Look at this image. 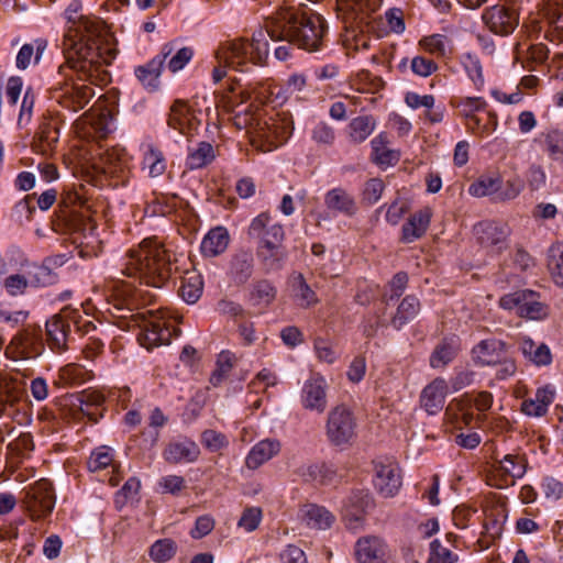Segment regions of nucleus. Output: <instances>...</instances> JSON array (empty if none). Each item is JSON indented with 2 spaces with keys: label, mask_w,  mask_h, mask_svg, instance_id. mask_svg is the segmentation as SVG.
<instances>
[{
  "label": "nucleus",
  "mask_w": 563,
  "mask_h": 563,
  "mask_svg": "<svg viewBox=\"0 0 563 563\" xmlns=\"http://www.w3.org/2000/svg\"><path fill=\"white\" fill-rule=\"evenodd\" d=\"M81 2L73 0L65 9V32L62 41V51L65 63L60 71L74 68L80 76L91 75L97 63L104 60L112 63L117 55V43L103 23L81 13Z\"/></svg>",
  "instance_id": "nucleus-1"
},
{
  "label": "nucleus",
  "mask_w": 563,
  "mask_h": 563,
  "mask_svg": "<svg viewBox=\"0 0 563 563\" xmlns=\"http://www.w3.org/2000/svg\"><path fill=\"white\" fill-rule=\"evenodd\" d=\"M141 290L130 285H115L112 292L111 314L118 319L117 323L123 330L139 329L137 341L142 346L152 350L156 346L169 344L173 325L163 310H144L133 312Z\"/></svg>",
  "instance_id": "nucleus-2"
},
{
  "label": "nucleus",
  "mask_w": 563,
  "mask_h": 563,
  "mask_svg": "<svg viewBox=\"0 0 563 563\" xmlns=\"http://www.w3.org/2000/svg\"><path fill=\"white\" fill-rule=\"evenodd\" d=\"M179 258L156 239H145L121 258L122 275L155 288H162L178 269Z\"/></svg>",
  "instance_id": "nucleus-3"
},
{
  "label": "nucleus",
  "mask_w": 563,
  "mask_h": 563,
  "mask_svg": "<svg viewBox=\"0 0 563 563\" xmlns=\"http://www.w3.org/2000/svg\"><path fill=\"white\" fill-rule=\"evenodd\" d=\"M265 27L272 41L288 40L310 53L324 47L328 32L325 20L320 14H298L288 7H280L268 15Z\"/></svg>",
  "instance_id": "nucleus-4"
},
{
  "label": "nucleus",
  "mask_w": 563,
  "mask_h": 563,
  "mask_svg": "<svg viewBox=\"0 0 563 563\" xmlns=\"http://www.w3.org/2000/svg\"><path fill=\"white\" fill-rule=\"evenodd\" d=\"M234 125L245 129L252 144L262 152H272L283 145L292 132V122L279 114L268 115L261 111H240L234 117Z\"/></svg>",
  "instance_id": "nucleus-5"
},
{
  "label": "nucleus",
  "mask_w": 563,
  "mask_h": 563,
  "mask_svg": "<svg viewBox=\"0 0 563 563\" xmlns=\"http://www.w3.org/2000/svg\"><path fill=\"white\" fill-rule=\"evenodd\" d=\"M267 29L255 31L252 40L236 37L221 42L214 51V60H220L238 71H245L251 65H264L269 55Z\"/></svg>",
  "instance_id": "nucleus-6"
},
{
  "label": "nucleus",
  "mask_w": 563,
  "mask_h": 563,
  "mask_svg": "<svg viewBox=\"0 0 563 563\" xmlns=\"http://www.w3.org/2000/svg\"><path fill=\"white\" fill-rule=\"evenodd\" d=\"M97 64L91 75L87 76H80L74 68H68L62 73L60 66L58 67V75L62 77V81L57 84L56 98L63 108L74 112L84 109L95 96L91 85L97 82L104 84L109 80V74L103 67L111 63L100 60Z\"/></svg>",
  "instance_id": "nucleus-7"
},
{
  "label": "nucleus",
  "mask_w": 563,
  "mask_h": 563,
  "mask_svg": "<svg viewBox=\"0 0 563 563\" xmlns=\"http://www.w3.org/2000/svg\"><path fill=\"white\" fill-rule=\"evenodd\" d=\"M71 327L84 333L95 329L91 321L82 318L80 310L70 307H65L46 321L47 342L54 352L60 353L67 350Z\"/></svg>",
  "instance_id": "nucleus-8"
},
{
  "label": "nucleus",
  "mask_w": 563,
  "mask_h": 563,
  "mask_svg": "<svg viewBox=\"0 0 563 563\" xmlns=\"http://www.w3.org/2000/svg\"><path fill=\"white\" fill-rule=\"evenodd\" d=\"M498 305L507 311L529 320H542L549 314V307L542 302L538 292L530 289H518L499 298Z\"/></svg>",
  "instance_id": "nucleus-9"
},
{
  "label": "nucleus",
  "mask_w": 563,
  "mask_h": 563,
  "mask_svg": "<svg viewBox=\"0 0 563 563\" xmlns=\"http://www.w3.org/2000/svg\"><path fill=\"white\" fill-rule=\"evenodd\" d=\"M356 419L350 408L339 405L327 417L325 435L328 441L340 448L351 445L356 437Z\"/></svg>",
  "instance_id": "nucleus-10"
},
{
  "label": "nucleus",
  "mask_w": 563,
  "mask_h": 563,
  "mask_svg": "<svg viewBox=\"0 0 563 563\" xmlns=\"http://www.w3.org/2000/svg\"><path fill=\"white\" fill-rule=\"evenodd\" d=\"M493 405V395L488 391H479L476 395L464 394L459 399H454L446 408L445 413L453 416L457 427L461 424L470 426L475 419L481 420L482 416H474L473 409L485 412Z\"/></svg>",
  "instance_id": "nucleus-11"
},
{
  "label": "nucleus",
  "mask_w": 563,
  "mask_h": 563,
  "mask_svg": "<svg viewBox=\"0 0 563 563\" xmlns=\"http://www.w3.org/2000/svg\"><path fill=\"white\" fill-rule=\"evenodd\" d=\"M44 344L38 327H26L9 343L5 353L13 360H33L42 354Z\"/></svg>",
  "instance_id": "nucleus-12"
},
{
  "label": "nucleus",
  "mask_w": 563,
  "mask_h": 563,
  "mask_svg": "<svg viewBox=\"0 0 563 563\" xmlns=\"http://www.w3.org/2000/svg\"><path fill=\"white\" fill-rule=\"evenodd\" d=\"M329 385L320 373H312L300 390V404L303 409L321 415L328 407Z\"/></svg>",
  "instance_id": "nucleus-13"
},
{
  "label": "nucleus",
  "mask_w": 563,
  "mask_h": 563,
  "mask_svg": "<svg viewBox=\"0 0 563 563\" xmlns=\"http://www.w3.org/2000/svg\"><path fill=\"white\" fill-rule=\"evenodd\" d=\"M477 242L487 252L499 254L508 246L509 229L506 224L495 221H482L474 225Z\"/></svg>",
  "instance_id": "nucleus-14"
},
{
  "label": "nucleus",
  "mask_w": 563,
  "mask_h": 563,
  "mask_svg": "<svg viewBox=\"0 0 563 563\" xmlns=\"http://www.w3.org/2000/svg\"><path fill=\"white\" fill-rule=\"evenodd\" d=\"M101 170L124 183L132 168V156L120 146L108 148L100 155Z\"/></svg>",
  "instance_id": "nucleus-15"
},
{
  "label": "nucleus",
  "mask_w": 563,
  "mask_h": 563,
  "mask_svg": "<svg viewBox=\"0 0 563 563\" xmlns=\"http://www.w3.org/2000/svg\"><path fill=\"white\" fill-rule=\"evenodd\" d=\"M173 43L164 44L162 46L161 52L156 56H154L148 63L135 68V76L145 89L150 91H155L158 88L163 66L167 57H169L173 54Z\"/></svg>",
  "instance_id": "nucleus-16"
},
{
  "label": "nucleus",
  "mask_w": 563,
  "mask_h": 563,
  "mask_svg": "<svg viewBox=\"0 0 563 563\" xmlns=\"http://www.w3.org/2000/svg\"><path fill=\"white\" fill-rule=\"evenodd\" d=\"M485 25L495 34L508 35L519 24V18L514 9L504 4L493 5L483 12Z\"/></svg>",
  "instance_id": "nucleus-17"
},
{
  "label": "nucleus",
  "mask_w": 563,
  "mask_h": 563,
  "mask_svg": "<svg viewBox=\"0 0 563 563\" xmlns=\"http://www.w3.org/2000/svg\"><path fill=\"white\" fill-rule=\"evenodd\" d=\"M401 484L400 468L396 462L386 461L375 464L374 486L383 497H394Z\"/></svg>",
  "instance_id": "nucleus-18"
},
{
  "label": "nucleus",
  "mask_w": 563,
  "mask_h": 563,
  "mask_svg": "<svg viewBox=\"0 0 563 563\" xmlns=\"http://www.w3.org/2000/svg\"><path fill=\"white\" fill-rule=\"evenodd\" d=\"M528 461L521 454H506L501 460L496 462L495 473L500 478L497 484L498 488H506L515 485L517 479L525 476L527 472Z\"/></svg>",
  "instance_id": "nucleus-19"
},
{
  "label": "nucleus",
  "mask_w": 563,
  "mask_h": 563,
  "mask_svg": "<svg viewBox=\"0 0 563 563\" xmlns=\"http://www.w3.org/2000/svg\"><path fill=\"white\" fill-rule=\"evenodd\" d=\"M388 547L376 536L360 538L355 543V558L358 563H386Z\"/></svg>",
  "instance_id": "nucleus-20"
},
{
  "label": "nucleus",
  "mask_w": 563,
  "mask_h": 563,
  "mask_svg": "<svg viewBox=\"0 0 563 563\" xmlns=\"http://www.w3.org/2000/svg\"><path fill=\"white\" fill-rule=\"evenodd\" d=\"M324 206L333 214L352 217L357 211L354 196L342 187H335L324 194Z\"/></svg>",
  "instance_id": "nucleus-21"
},
{
  "label": "nucleus",
  "mask_w": 563,
  "mask_h": 563,
  "mask_svg": "<svg viewBox=\"0 0 563 563\" xmlns=\"http://www.w3.org/2000/svg\"><path fill=\"white\" fill-rule=\"evenodd\" d=\"M539 30L550 42L563 43V9L552 3L543 8Z\"/></svg>",
  "instance_id": "nucleus-22"
},
{
  "label": "nucleus",
  "mask_w": 563,
  "mask_h": 563,
  "mask_svg": "<svg viewBox=\"0 0 563 563\" xmlns=\"http://www.w3.org/2000/svg\"><path fill=\"white\" fill-rule=\"evenodd\" d=\"M446 395V382L443 378H435L423 388L420 404L429 415H437L443 409Z\"/></svg>",
  "instance_id": "nucleus-23"
},
{
  "label": "nucleus",
  "mask_w": 563,
  "mask_h": 563,
  "mask_svg": "<svg viewBox=\"0 0 563 563\" xmlns=\"http://www.w3.org/2000/svg\"><path fill=\"white\" fill-rule=\"evenodd\" d=\"M506 355V343L496 339L483 340L473 349L475 362L483 366L497 365Z\"/></svg>",
  "instance_id": "nucleus-24"
},
{
  "label": "nucleus",
  "mask_w": 563,
  "mask_h": 563,
  "mask_svg": "<svg viewBox=\"0 0 563 563\" xmlns=\"http://www.w3.org/2000/svg\"><path fill=\"white\" fill-rule=\"evenodd\" d=\"M555 391L550 386L539 387L536 393L521 402V411L528 417H543L554 401Z\"/></svg>",
  "instance_id": "nucleus-25"
},
{
  "label": "nucleus",
  "mask_w": 563,
  "mask_h": 563,
  "mask_svg": "<svg viewBox=\"0 0 563 563\" xmlns=\"http://www.w3.org/2000/svg\"><path fill=\"white\" fill-rule=\"evenodd\" d=\"M299 518L308 528L317 530L331 528L335 520L331 511L317 504L303 505L299 510Z\"/></svg>",
  "instance_id": "nucleus-26"
},
{
  "label": "nucleus",
  "mask_w": 563,
  "mask_h": 563,
  "mask_svg": "<svg viewBox=\"0 0 563 563\" xmlns=\"http://www.w3.org/2000/svg\"><path fill=\"white\" fill-rule=\"evenodd\" d=\"M432 210L430 207H423L410 216L408 221L402 225V241L411 243L420 239L430 225Z\"/></svg>",
  "instance_id": "nucleus-27"
},
{
  "label": "nucleus",
  "mask_w": 563,
  "mask_h": 563,
  "mask_svg": "<svg viewBox=\"0 0 563 563\" xmlns=\"http://www.w3.org/2000/svg\"><path fill=\"white\" fill-rule=\"evenodd\" d=\"M280 451V442L276 439H264L257 442L249 452L245 465L250 470H256Z\"/></svg>",
  "instance_id": "nucleus-28"
},
{
  "label": "nucleus",
  "mask_w": 563,
  "mask_h": 563,
  "mask_svg": "<svg viewBox=\"0 0 563 563\" xmlns=\"http://www.w3.org/2000/svg\"><path fill=\"white\" fill-rule=\"evenodd\" d=\"M518 347L526 360L536 366H547L552 362V354L544 343L537 344L531 338L520 335L517 339Z\"/></svg>",
  "instance_id": "nucleus-29"
},
{
  "label": "nucleus",
  "mask_w": 563,
  "mask_h": 563,
  "mask_svg": "<svg viewBox=\"0 0 563 563\" xmlns=\"http://www.w3.org/2000/svg\"><path fill=\"white\" fill-rule=\"evenodd\" d=\"M371 147L373 162L382 167L394 166L400 159V152L388 147V137L385 132L377 134L371 141Z\"/></svg>",
  "instance_id": "nucleus-30"
},
{
  "label": "nucleus",
  "mask_w": 563,
  "mask_h": 563,
  "mask_svg": "<svg viewBox=\"0 0 563 563\" xmlns=\"http://www.w3.org/2000/svg\"><path fill=\"white\" fill-rule=\"evenodd\" d=\"M229 241L230 236L225 228H213L202 239L200 245L201 253L207 257H216L228 249Z\"/></svg>",
  "instance_id": "nucleus-31"
},
{
  "label": "nucleus",
  "mask_w": 563,
  "mask_h": 563,
  "mask_svg": "<svg viewBox=\"0 0 563 563\" xmlns=\"http://www.w3.org/2000/svg\"><path fill=\"white\" fill-rule=\"evenodd\" d=\"M537 142L551 161L563 164V130L544 131L539 134Z\"/></svg>",
  "instance_id": "nucleus-32"
},
{
  "label": "nucleus",
  "mask_w": 563,
  "mask_h": 563,
  "mask_svg": "<svg viewBox=\"0 0 563 563\" xmlns=\"http://www.w3.org/2000/svg\"><path fill=\"white\" fill-rule=\"evenodd\" d=\"M167 122L172 129L187 134L192 130L194 114L185 101L177 100L170 108Z\"/></svg>",
  "instance_id": "nucleus-33"
},
{
  "label": "nucleus",
  "mask_w": 563,
  "mask_h": 563,
  "mask_svg": "<svg viewBox=\"0 0 563 563\" xmlns=\"http://www.w3.org/2000/svg\"><path fill=\"white\" fill-rule=\"evenodd\" d=\"M199 452V448L195 442L185 440L170 443L166 448L164 456L172 463H190L197 460Z\"/></svg>",
  "instance_id": "nucleus-34"
},
{
  "label": "nucleus",
  "mask_w": 563,
  "mask_h": 563,
  "mask_svg": "<svg viewBox=\"0 0 563 563\" xmlns=\"http://www.w3.org/2000/svg\"><path fill=\"white\" fill-rule=\"evenodd\" d=\"M143 152V168L148 170L151 177H158L166 170V159L163 152L152 142L141 146Z\"/></svg>",
  "instance_id": "nucleus-35"
},
{
  "label": "nucleus",
  "mask_w": 563,
  "mask_h": 563,
  "mask_svg": "<svg viewBox=\"0 0 563 563\" xmlns=\"http://www.w3.org/2000/svg\"><path fill=\"white\" fill-rule=\"evenodd\" d=\"M376 129V120L372 115H358L353 118L346 126V134L350 143L361 144Z\"/></svg>",
  "instance_id": "nucleus-36"
},
{
  "label": "nucleus",
  "mask_w": 563,
  "mask_h": 563,
  "mask_svg": "<svg viewBox=\"0 0 563 563\" xmlns=\"http://www.w3.org/2000/svg\"><path fill=\"white\" fill-rule=\"evenodd\" d=\"M202 290V276L196 271H187L181 277V283L178 290L181 299L189 305L196 303L201 297Z\"/></svg>",
  "instance_id": "nucleus-37"
},
{
  "label": "nucleus",
  "mask_w": 563,
  "mask_h": 563,
  "mask_svg": "<svg viewBox=\"0 0 563 563\" xmlns=\"http://www.w3.org/2000/svg\"><path fill=\"white\" fill-rule=\"evenodd\" d=\"M30 497L34 503V507H38L40 515H47L54 509L55 497L52 484L48 481L42 479L36 482L31 489Z\"/></svg>",
  "instance_id": "nucleus-38"
},
{
  "label": "nucleus",
  "mask_w": 563,
  "mask_h": 563,
  "mask_svg": "<svg viewBox=\"0 0 563 563\" xmlns=\"http://www.w3.org/2000/svg\"><path fill=\"white\" fill-rule=\"evenodd\" d=\"M47 47V42L43 38H36L30 43H25L18 52L15 65L19 69L24 70L31 64H37Z\"/></svg>",
  "instance_id": "nucleus-39"
},
{
  "label": "nucleus",
  "mask_w": 563,
  "mask_h": 563,
  "mask_svg": "<svg viewBox=\"0 0 563 563\" xmlns=\"http://www.w3.org/2000/svg\"><path fill=\"white\" fill-rule=\"evenodd\" d=\"M216 158L213 146L209 142H199L188 148L186 165L189 169H199Z\"/></svg>",
  "instance_id": "nucleus-40"
},
{
  "label": "nucleus",
  "mask_w": 563,
  "mask_h": 563,
  "mask_svg": "<svg viewBox=\"0 0 563 563\" xmlns=\"http://www.w3.org/2000/svg\"><path fill=\"white\" fill-rule=\"evenodd\" d=\"M418 45L435 57H446L452 53L451 40L444 34H431L419 40Z\"/></svg>",
  "instance_id": "nucleus-41"
},
{
  "label": "nucleus",
  "mask_w": 563,
  "mask_h": 563,
  "mask_svg": "<svg viewBox=\"0 0 563 563\" xmlns=\"http://www.w3.org/2000/svg\"><path fill=\"white\" fill-rule=\"evenodd\" d=\"M420 311V302L417 297L406 296L397 308L396 314L391 319L395 329H401L407 322L412 320Z\"/></svg>",
  "instance_id": "nucleus-42"
},
{
  "label": "nucleus",
  "mask_w": 563,
  "mask_h": 563,
  "mask_svg": "<svg viewBox=\"0 0 563 563\" xmlns=\"http://www.w3.org/2000/svg\"><path fill=\"white\" fill-rule=\"evenodd\" d=\"M500 186L501 179L499 176L483 175L470 185L467 191L473 197L482 198L494 194L498 195Z\"/></svg>",
  "instance_id": "nucleus-43"
},
{
  "label": "nucleus",
  "mask_w": 563,
  "mask_h": 563,
  "mask_svg": "<svg viewBox=\"0 0 563 563\" xmlns=\"http://www.w3.org/2000/svg\"><path fill=\"white\" fill-rule=\"evenodd\" d=\"M291 291L301 307H309L318 302L317 295L306 283L301 274L295 275L291 278Z\"/></svg>",
  "instance_id": "nucleus-44"
},
{
  "label": "nucleus",
  "mask_w": 563,
  "mask_h": 563,
  "mask_svg": "<svg viewBox=\"0 0 563 563\" xmlns=\"http://www.w3.org/2000/svg\"><path fill=\"white\" fill-rule=\"evenodd\" d=\"M549 49L542 43L532 44L527 48L519 46L517 58L523 59L522 65L526 68H532L534 64H541L548 58Z\"/></svg>",
  "instance_id": "nucleus-45"
},
{
  "label": "nucleus",
  "mask_w": 563,
  "mask_h": 563,
  "mask_svg": "<svg viewBox=\"0 0 563 563\" xmlns=\"http://www.w3.org/2000/svg\"><path fill=\"white\" fill-rule=\"evenodd\" d=\"M459 345L454 340L443 341L433 351L430 357V365L433 368H441L448 365L456 355Z\"/></svg>",
  "instance_id": "nucleus-46"
},
{
  "label": "nucleus",
  "mask_w": 563,
  "mask_h": 563,
  "mask_svg": "<svg viewBox=\"0 0 563 563\" xmlns=\"http://www.w3.org/2000/svg\"><path fill=\"white\" fill-rule=\"evenodd\" d=\"M275 297V287L267 280H261L254 285L250 300L253 306L265 308L273 302Z\"/></svg>",
  "instance_id": "nucleus-47"
},
{
  "label": "nucleus",
  "mask_w": 563,
  "mask_h": 563,
  "mask_svg": "<svg viewBox=\"0 0 563 563\" xmlns=\"http://www.w3.org/2000/svg\"><path fill=\"white\" fill-rule=\"evenodd\" d=\"M238 358L234 353L230 351H222L217 358V368L210 377V383L213 386L219 385L222 379L230 373L235 365Z\"/></svg>",
  "instance_id": "nucleus-48"
},
{
  "label": "nucleus",
  "mask_w": 563,
  "mask_h": 563,
  "mask_svg": "<svg viewBox=\"0 0 563 563\" xmlns=\"http://www.w3.org/2000/svg\"><path fill=\"white\" fill-rule=\"evenodd\" d=\"M177 551V544L172 539L155 541L150 548V556L154 562L165 563L169 561Z\"/></svg>",
  "instance_id": "nucleus-49"
},
{
  "label": "nucleus",
  "mask_w": 563,
  "mask_h": 563,
  "mask_svg": "<svg viewBox=\"0 0 563 563\" xmlns=\"http://www.w3.org/2000/svg\"><path fill=\"white\" fill-rule=\"evenodd\" d=\"M113 462V449L101 445L95 449L88 460V468L90 472H98L107 468Z\"/></svg>",
  "instance_id": "nucleus-50"
},
{
  "label": "nucleus",
  "mask_w": 563,
  "mask_h": 563,
  "mask_svg": "<svg viewBox=\"0 0 563 563\" xmlns=\"http://www.w3.org/2000/svg\"><path fill=\"white\" fill-rule=\"evenodd\" d=\"M410 64L411 71L419 77L427 78L434 74L438 70L437 63L431 59L427 58L422 55H417L412 57L411 59L405 58L401 60L400 65H406V63Z\"/></svg>",
  "instance_id": "nucleus-51"
},
{
  "label": "nucleus",
  "mask_w": 563,
  "mask_h": 563,
  "mask_svg": "<svg viewBox=\"0 0 563 563\" xmlns=\"http://www.w3.org/2000/svg\"><path fill=\"white\" fill-rule=\"evenodd\" d=\"M549 268L556 285L563 287V243L552 245L549 251Z\"/></svg>",
  "instance_id": "nucleus-52"
},
{
  "label": "nucleus",
  "mask_w": 563,
  "mask_h": 563,
  "mask_svg": "<svg viewBox=\"0 0 563 563\" xmlns=\"http://www.w3.org/2000/svg\"><path fill=\"white\" fill-rule=\"evenodd\" d=\"M335 137L334 128L324 121L316 123L311 130V140L321 146H332Z\"/></svg>",
  "instance_id": "nucleus-53"
},
{
  "label": "nucleus",
  "mask_w": 563,
  "mask_h": 563,
  "mask_svg": "<svg viewBox=\"0 0 563 563\" xmlns=\"http://www.w3.org/2000/svg\"><path fill=\"white\" fill-rule=\"evenodd\" d=\"M27 278L33 287H44L56 282L55 273L46 265H34L29 272Z\"/></svg>",
  "instance_id": "nucleus-54"
},
{
  "label": "nucleus",
  "mask_w": 563,
  "mask_h": 563,
  "mask_svg": "<svg viewBox=\"0 0 563 563\" xmlns=\"http://www.w3.org/2000/svg\"><path fill=\"white\" fill-rule=\"evenodd\" d=\"M462 65L474 85L477 88L482 87L484 85V76L478 57L472 54H464L462 56Z\"/></svg>",
  "instance_id": "nucleus-55"
},
{
  "label": "nucleus",
  "mask_w": 563,
  "mask_h": 563,
  "mask_svg": "<svg viewBox=\"0 0 563 563\" xmlns=\"http://www.w3.org/2000/svg\"><path fill=\"white\" fill-rule=\"evenodd\" d=\"M525 188L522 178L518 175H514L508 178L504 186H500L498 190L497 199L501 201L512 200L517 198Z\"/></svg>",
  "instance_id": "nucleus-56"
},
{
  "label": "nucleus",
  "mask_w": 563,
  "mask_h": 563,
  "mask_svg": "<svg viewBox=\"0 0 563 563\" xmlns=\"http://www.w3.org/2000/svg\"><path fill=\"white\" fill-rule=\"evenodd\" d=\"M20 398V391L9 382L0 380V416L12 407Z\"/></svg>",
  "instance_id": "nucleus-57"
},
{
  "label": "nucleus",
  "mask_w": 563,
  "mask_h": 563,
  "mask_svg": "<svg viewBox=\"0 0 563 563\" xmlns=\"http://www.w3.org/2000/svg\"><path fill=\"white\" fill-rule=\"evenodd\" d=\"M106 398L103 394L97 390H86L80 396V404H81V411L87 415L91 420L97 421V417L95 416V412L90 411V407L99 408L103 405Z\"/></svg>",
  "instance_id": "nucleus-58"
},
{
  "label": "nucleus",
  "mask_w": 563,
  "mask_h": 563,
  "mask_svg": "<svg viewBox=\"0 0 563 563\" xmlns=\"http://www.w3.org/2000/svg\"><path fill=\"white\" fill-rule=\"evenodd\" d=\"M485 106L486 102L481 97H465L456 103L460 115L465 120L476 115V112L483 110Z\"/></svg>",
  "instance_id": "nucleus-59"
},
{
  "label": "nucleus",
  "mask_w": 563,
  "mask_h": 563,
  "mask_svg": "<svg viewBox=\"0 0 563 563\" xmlns=\"http://www.w3.org/2000/svg\"><path fill=\"white\" fill-rule=\"evenodd\" d=\"M257 256L267 271H277L286 257L284 250H257Z\"/></svg>",
  "instance_id": "nucleus-60"
},
{
  "label": "nucleus",
  "mask_w": 563,
  "mask_h": 563,
  "mask_svg": "<svg viewBox=\"0 0 563 563\" xmlns=\"http://www.w3.org/2000/svg\"><path fill=\"white\" fill-rule=\"evenodd\" d=\"M457 554L453 553L448 548L443 547L442 543L435 539L430 544V561L433 563H455L457 561Z\"/></svg>",
  "instance_id": "nucleus-61"
},
{
  "label": "nucleus",
  "mask_w": 563,
  "mask_h": 563,
  "mask_svg": "<svg viewBox=\"0 0 563 563\" xmlns=\"http://www.w3.org/2000/svg\"><path fill=\"white\" fill-rule=\"evenodd\" d=\"M29 286V278L20 274H11L3 279L4 289L13 297L23 295Z\"/></svg>",
  "instance_id": "nucleus-62"
},
{
  "label": "nucleus",
  "mask_w": 563,
  "mask_h": 563,
  "mask_svg": "<svg viewBox=\"0 0 563 563\" xmlns=\"http://www.w3.org/2000/svg\"><path fill=\"white\" fill-rule=\"evenodd\" d=\"M194 49L191 47L185 46L177 49L168 59L167 68L172 73H177L185 68V66L192 59Z\"/></svg>",
  "instance_id": "nucleus-63"
},
{
  "label": "nucleus",
  "mask_w": 563,
  "mask_h": 563,
  "mask_svg": "<svg viewBox=\"0 0 563 563\" xmlns=\"http://www.w3.org/2000/svg\"><path fill=\"white\" fill-rule=\"evenodd\" d=\"M313 347L316 355L320 362L333 364L339 356L332 343L324 339H317L314 341Z\"/></svg>",
  "instance_id": "nucleus-64"
}]
</instances>
